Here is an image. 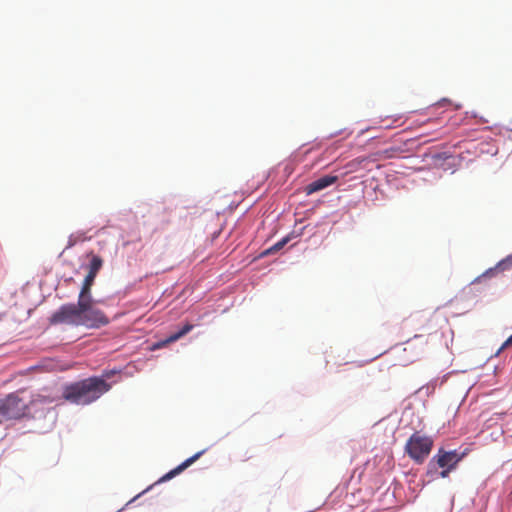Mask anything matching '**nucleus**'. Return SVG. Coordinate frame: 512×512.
<instances>
[{
    "label": "nucleus",
    "instance_id": "f03ea898",
    "mask_svg": "<svg viewBox=\"0 0 512 512\" xmlns=\"http://www.w3.org/2000/svg\"><path fill=\"white\" fill-rule=\"evenodd\" d=\"M25 390H18L8 394L5 398L0 399V424L14 419H20L26 415L29 406L35 400L25 397Z\"/></svg>",
    "mask_w": 512,
    "mask_h": 512
},
{
    "label": "nucleus",
    "instance_id": "0eeeda50",
    "mask_svg": "<svg viewBox=\"0 0 512 512\" xmlns=\"http://www.w3.org/2000/svg\"><path fill=\"white\" fill-rule=\"evenodd\" d=\"M337 180H338L337 176L325 175V176L309 183L308 185H306V187L304 188V191L307 195H311L313 193H316L318 191H321V190L327 188L330 185H333L334 183L337 182Z\"/></svg>",
    "mask_w": 512,
    "mask_h": 512
},
{
    "label": "nucleus",
    "instance_id": "9d476101",
    "mask_svg": "<svg viewBox=\"0 0 512 512\" xmlns=\"http://www.w3.org/2000/svg\"><path fill=\"white\" fill-rule=\"evenodd\" d=\"M193 327L194 326L192 324L186 323L178 332L171 334L165 341H163V344L172 343L179 340L187 333H189Z\"/></svg>",
    "mask_w": 512,
    "mask_h": 512
},
{
    "label": "nucleus",
    "instance_id": "423d86ee",
    "mask_svg": "<svg viewBox=\"0 0 512 512\" xmlns=\"http://www.w3.org/2000/svg\"><path fill=\"white\" fill-rule=\"evenodd\" d=\"M86 309L83 311V326L87 328H100L109 323L108 317L98 308L93 306V299L84 300Z\"/></svg>",
    "mask_w": 512,
    "mask_h": 512
},
{
    "label": "nucleus",
    "instance_id": "f257e3e1",
    "mask_svg": "<svg viewBox=\"0 0 512 512\" xmlns=\"http://www.w3.org/2000/svg\"><path fill=\"white\" fill-rule=\"evenodd\" d=\"M115 372L105 371L101 377L92 376L64 386L62 397L66 401L76 405H89L97 401L111 389L106 379Z\"/></svg>",
    "mask_w": 512,
    "mask_h": 512
},
{
    "label": "nucleus",
    "instance_id": "6e6552de",
    "mask_svg": "<svg viewBox=\"0 0 512 512\" xmlns=\"http://www.w3.org/2000/svg\"><path fill=\"white\" fill-rule=\"evenodd\" d=\"M206 452V449H203L197 453H195L193 456L189 457L188 459H186L184 462H182L180 465H178L177 467H175L174 469H172L171 471H169L168 473H166L160 480L159 482H164V481H168L170 479H172L173 477H175L176 475L180 474L181 472H183L186 468H188L189 466H191L194 462H196L204 453Z\"/></svg>",
    "mask_w": 512,
    "mask_h": 512
},
{
    "label": "nucleus",
    "instance_id": "1a4fd4ad",
    "mask_svg": "<svg viewBox=\"0 0 512 512\" xmlns=\"http://www.w3.org/2000/svg\"><path fill=\"white\" fill-rule=\"evenodd\" d=\"M95 278L96 277H94L92 275H89V274L86 275L83 285H82V288H81V291L79 293V297H78L79 299H82V300L92 299L90 291H91V287L94 283Z\"/></svg>",
    "mask_w": 512,
    "mask_h": 512
},
{
    "label": "nucleus",
    "instance_id": "7ed1b4c3",
    "mask_svg": "<svg viewBox=\"0 0 512 512\" xmlns=\"http://www.w3.org/2000/svg\"><path fill=\"white\" fill-rule=\"evenodd\" d=\"M432 448L433 439L431 437L415 432L407 440L405 452L413 461L422 464L429 456Z\"/></svg>",
    "mask_w": 512,
    "mask_h": 512
},
{
    "label": "nucleus",
    "instance_id": "ddd939ff",
    "mask_svg": "<svg viewBox=\"0 0 512 512\" xmlns=\"http://www.w3.org/2000/svg\"><path fill=\"white\" fill-rule=\"evenodd\" d=\"M290 238L284 237L280 241L276 242L273 246L262 252L261 256H267L281 250L288 242Z\"/></svg>",
    "mask_w": 512,
    "mask_h": 512
},
{
    "label": "nucleus",
    "instance_id": "9b49d317",
    "mask_svg": "<svg viewBox=\"0 0 512 512\" xmlns=\"http://www.w3.org/2000/svg\"><path fill=\"white\" fill-rule=\"evenodd\" d=\"M512 268V253L508 255L506 258L502 259L498 264L488 271V273H493L495 271H505Z\"/></svg>",
    "mask_w": 512,
    "mask_h": 512
},
{
    "label": "nucleus",
    "instance_id": "2eb2a0df",
    "mask_svg": "<svg viewBox=\"0 0 512 512\" xmlns=\"http://www.w3.org/2000/svg\"><path fill=\"white\" fill-rule=\"evenodd\" d=\"M512 346V335L501 345V347L499 348V350L497 351L496 355H499V353L506 349V348H509Z\"/></svg>",
    "mask_w": 512,
    "mask_h": 512
},
{
    "label": "nucleus",
    "instance_id": "20e7f679",
    "mask_svg": "<svg viewBox=\"0 0 512 512\" xmlns=\"http://www.w3.org/2000/svg\"><path fill=\"white\" fill-rule=\"evenodd\" d=\"M86 309L84 300L78 298L77 304L62 305L55 313L52 314L50 322L52 324H71L75 326H83L82 316Z\"/></svg>",
    "mask_w": 512,
    "mask_h": 512
},
{
    "label": "nucleus",
    "instance_id": "f8f14e48",
    "mask_svg": "<svg viewBox=\"0 0 512 512\" xmlns=\"http://www.w3.org/2000/svg\"><path fill=\"white\" fill-rule=\"evenodd\" d=\"M103 265V260L100 256L93 255L89 265V275L96 277L97 273Z\"/></svg>",
    "mask_w": 512,
    "mask_h": 512
},
{
    "label": "nucleus",
    "instance_id": "39448f33",
    "mask_svg": "<svg viewBox=\"0 0 512 512\" xmlns=\"http://www.w3.org/2000/svg\"><path fill=\"white\" fill-rule=\"evenodd\" d=\"M464 454H458L456 451H445L439 449L429 463V468L435 469L436 466L442 468L440 477L446 478L454 470L457 464L462 460Z\"/></svg>",
    "mask_w": 512,
    "mask_h": 512
},
{
    "label": "nucleus",
    "instance_id": "4468645a",
    "mask_svg": "<svg viewBox=\"0 0 512 512\" xmlns=\"http://www.w3.org/2000/svg\"><path fill=\"white\" fill-rule=\"evenodd\" d=\"M367 159L365 157H359V158H356L352 161H350L346 167L348 169V172H356L358 171L359 169L362 168V164L366 161Z\"/></svg>",
    "mask_w": 512,
    "mask_h": 512
}]
</instances>
